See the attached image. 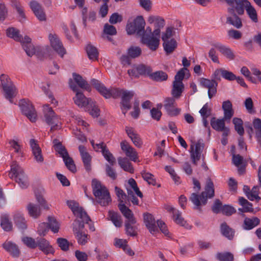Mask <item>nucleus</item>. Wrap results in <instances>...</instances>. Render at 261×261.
Listing matches in <instances>:
<instances>
[{
  "label": "nucleus",
  "instance_id": "nucleus-1",
  "mask_svg": "<svg viewBox=\"0 0 261 261\" xmlns=\"http://www.w3.org/2000/svg\"><path fill=\"white\" fill-rule=\"evenodd\" d=\"M68 207L71 210L73 214L77 217L82 220H75L72 223V230L74 234L79 232H82L84 228V223H88L91 221L90 217L88 216L86 212L84 211L82 207L79 206V204L74 200H68L66 202Z\"/></svg>",
  "mask_w": 261,
  "mask_h": 261
},
{
  "label": "nucleus",
  "instance_id": "nucleus-2",
  "mask_svg": "<svg viewBox=\"0 0 261 261\" xmlns=\"http://www.w3.org/2000/svg\"><path fill=\"white\" fill-rule=\"evenodd\" d=\"M214 196V186L211 181H209L205 188V191L201 195H198L195 193L191 194L190 200L196 209H200L207 202V198H211Z\"/></svg>",
  "mask_w": 261,
  "mask_h": 261
},
{
  "label": "nucleus",
  "instance_id": "nucleus-3",
  "mask_svg": "<svg viewBox=\"0 0 261 261\" xmlns=\"http://www.w3.org/2000/svg\"><path fill=\"white\" fill-rule=\"evenodd\" d=\"M92 185L97 202L103 206L108 205L111 202V198L107 188L99 180H93Z\"/></svg>",
  "mask_w": 261,
  "mask_h": 261
},
{
  "label": "nucleus",
  "instance_id": "nucleus-4",
  "mask_svg": "<svg viewBox=\"0 0 261 261\" xmlns=\"http://www.w3.org/2000/svg\"><path fill=\"white\" fill-rule=\"evenodd\" d=\"M188 71L186 68H181L174 76L172 83L171 95L173 97L178 99L181 95L185 89V86L182 83L186 72Z\"/></svg>",
  "mask_w": 261,
  "mask_h": 261
},
{
  "label": "nucleus",
  "instance_id": "nucleus-5",
  "mask_svg": "<svg viewBox=\"0 0 261 261\" xmlns=\"http://www.w3.org/2000/svg\"><path fill=\"white\" fill-rule=\"evenodd\" d=\"M43 114L45 122L51 126L50 131L53 132L55 130L61 128V122L60 117L58 116L53 110L49 107L48 105L43 106Z\"/></svg>",
  "mask_w": 261,
  "mask_h": 261
},
{
  "label": "nucleus",
  "instance_id": "nucleus-6",
  "mask_svg": "<svg viewBox=\"0 0 261 261\" xmlns=\"http://www.w3.org/2000/svg\"><path fill=\"white\" fill-rule=\"evenodd\" d=\"M141 42L150 50L152 51L156 50L160 42V31L158 29L154 30L151 35L144 34L141 37Z\"/></svg>",
  "mask_w": 261,
  "mask_h": 261
},
{
  "label": "nucleus",
  "instance_id": "nucleus-7",
  "mask_svg": "<svg viewBox=\"0 0 261 261\" xmlns=\"http://www.w3.org/2000/svg\"><path fill=\"white\" fill-rule=\"evenodd\" d=\"M145 21L142 16H137L132 22L127 23L126 30L129 35L136 34L142 37L144 34Z\"/></svg>",
  "mask_w": 261,
  "mask_h": 261
},
{
  "label": "nucleus",
  "instance_id": "nucleus-8",
  "mask_svg": "<svg viewBox=\"0 0 261 261\" xmlns=\"http://www.w3.org/2000/svg\"><path fill=\"white\" fill-rule=\"evenodd\" d=\"M1 85L5 92L7 99L12 102V98L15 96L16 87L12 83L10 77L6 74H2L0 76Z\"/></svg>",
  "mask_w": 261,
  "mask_h": 261
},
{
  "label": "nucleus",
  "instance_id": "nucleus-9",
  "mask_svg": "<svg viewBox=\"0 0 261 261\" xmlns=\"http://www.w3.org/2000/svg\"><path fill=\"white\" fill-rule=\"evenodd\" d=\"M19 106L22 113L32 122L37 120V113L32 102L25 99H22L19 102Z\"/></svg>",
  "mask_w": 261,
  "mask_h": 261
},
{
  "label": "nucleus",
  "instance_id": "nucleus-10",
  "mask_svg": "<svg viewBox=\"0 0 261 261\" xmlns=\"http://www.w3.org/2000/svg\"><path fill=\"white\" fill-rule=\"evenodd\" d=\"M125 185L129 199L132 201L133 204L139 205V201L138 199L134 195V192L141 198H142L143 196L142 192L139 190L136 180H128Z\"/></svg>",
  "mask_w": 261,
  "mask_h": 261
},
{
  "label": "nucleus",
  "instance_id": "nucleus-11",
  "mask_svg": "<svg viewBox=\"0 0 261 261\" xmlns=\"http://www.w3.org/2000/svg\"><path fill=\"white\" fill-rule=\"evenodd\" d=\"M204 144L202 140H198L195 144L191 145V158L194 165H197V161L200 160Z\"/></svg>",
  "mask_w": 261,
  "mask_h": 261
},
{
  "label": "nucleus",
  "instance_id": "nucleus-12",
  "mask_svg": "<svg viewBox=\"0 0 261 261\" xmlns=\"http://www.w3.org/2000/svg\"><path fill=\"white\" fill-rule=\"evenodd\" d=\"M199 83L202 87L208 89V96L210 99L216 95L218 83L215 80L202 77L199 79Z\"/></svg>",
  "mask_w": 261,
  "mask_h": 261
},
{
  "label": "nucleus",
  "instance_id": "nucleus-13",
  "mask_svg": "<svg viewBox=\"0 0 261 261\" xmlns=\"http://www.w3.org/2000/svg\"><path fill=\"white\" fill-rule=\"evenodd\" d=\"M48 38L52 48L61 57H63L66 54V50L58 35L56 34H49Z\"/></svg>",
  "mask_w": 261,
  "mask_h": 261
},
{
  "label": "nucleus",
  "instance_id": "nucleus-14",
  "mask_svg": "<svg viewBox=\"0 0 261 261\" xmlns=\"http://www.w3.org/2000/svg\"><path fill=\"white\" fill-rule=\"evenodd\" d=\"M173 97L165 99L164 107L167 114L171 116H176L179 114L181 109L175 107V101Z\"/></svg>",
  "mask_w": 261,
  "mask_h": 261
},
{
  "label": "nucleus",
  "instance_id": "nucleus-15",
  "mask_svg": "<svg viewBox=\"0 0 261 261\" xmlns=\"http://www.w3.org/2000/svg\"><path fill=\"white\" fill-rule=\"evenodd\" d=\"M225 2L229 5L235 4L234 11L236 10L238 15H243L244 13V10H246L250 3L247 0H225Z\"/></svg>",
  "mask_w": 261,
  "mask_h": 261
},
{
  "label": "nucleus",
  "instance_id": "nucleus-16",
  "mask_svg": "<svg viewBox=\"0 0 261 261\" xmlns=\"http://www.w3.org/2000/svg\"><path fill=\"white\" fill-rule=\"evenodd\" d=\"M120 147L122 150L131 161L137 162L138 158V153L136 150L126 141H122L120 143Z\"/></svg>",
  "mask_w": 261,
  "mask_h": 261
},
{
  "label": "nucleus",
  "instance_id": "nucleus-17",
  "mask_svg": "<svg viewBox=\"0 0 261 261\" xmlns=\"http://www.w3.org/2000/svg\"><path fill=\"white\" fill-rule=\"evenodd\" d=\"M134 96V93L132 91L124 90L121 95V110L123 114L125 115L127 111L131 108L130 100Z\"/></svg>",
  "mask_w": 261,
  "mask_h": 261
},
{
  "label": "nucleus",
  "instance_id": "nucleus-18",
  "mask_svg": "<svg viewBox=\"0 0 261 261\" xmlns=\"http://www.w3.org/2000/svg\"><path fill=\"white\" fill-rule=\"evenodd\" d=\"M9 175L10 178L22 179L27 178L23 169L16 162H12Z\"/></svg>",
  "mask_w": 261,
  "mask_h": 261
},
{
  "label": "nucleus",
  "instance_id": "nucleus-19",
  "mask_svg": "<svg viewBox=\"0 0 261 261\" xmlns=\"http://www.w3.org/2000/svg\"><path fill=\"white\" fill-rule=\"evenodd\" d=\"M13 220L15 225L19 230H24L27 229V221L21 212H14L13 214Z\"/></svg>",
  "mask_w": 261,
  "mask_h": 261
},
{
  "label": "nucleus",
  "instance_id": "nucleus-20",
  "mask_svg": "<svg viewBox=\"0 0 261 261\" xmlns=\"http://www.w3.org/2000/svg\"><path fill=\"white\" fill-rule=\"evenodd\" d=\"M79 150L85 169L87 171H90L91 170V156L83 145H80Z\"/></svg>",
  "mask_w": 261,
  "mask_h": 261
},
{
  "label": "nucleus",
  "instance_id": "nucleus-21",
  "mask_svg": "<svg viewBox=\"0 0 261 261\" xmlns=\"http://www.w3.org/2000/svg\"><path fill=\"white\" fill-rule=\"evenodd\" d=\"M228 12L231 16L226 18V23L240 29L243 25L242 20L234 12V8H228Z\"/></svg>",
  "mask_w": 261,
  "mask_h": 261
},
{
  "label": "nucleus",
  "instance_id": "nucleus-22",
  "mask_svg": "<svg viewBox=\"0 0 261 261\" xmlns=\"http://www.w3.org/2000/svg\"><path fill=\"white\" fill-rule=\"evenodd\" d=\"M214 46L217 49L219 52L229 60H233L235 59V55L230 47L220 43L214 44Z\"/></svg>",
  "mask_w": 261,
  "mask_h": 261
},
{
  "label": "nucleus",
  "instance_id": "nucleus-23",
  "mask_svg": "<svg viewBox=\"0 0 261 261\" xmlns=\"http://www.w3.org/2000/svg\"><path fill=\"white\" fill-rule=\"evenodd\" d=\"M128 137L131 139L134 144L137 147L140 148L142 145V141L139 135L131 127L126 126L125 128Z\"/></svg>",
  "mask_w": 261,
  "mask_h": 261
},
{
  "label": "nucleus",
  "instance_id": "nucleus-24",
  "mask_svg": "<svg viewBox=\"0 0 261 261\" xmlns=\"http://www.w3.org/2000/svg\"><path fill=\"white\" fill-rule=\"evenodd\" d=\"M144 221L146 226L151 234H154L158 232V230L155 225V220L151 214H145L144 215Z\"/></svg>",
  "mask_w": 261,
  "mask_h": 261
},
{
  "label": "nucleus",
  "instance_id": "nucleus-25",
  "mask_svg": "<svg viewBox=\"0 0 261 261\" xmlns=\"http://www.w3.org/2000/svg\"><path fill=\"white\" fill-rule=\"evenodd\" d=\"M37 246L44 254H54L55 251L49 242L43 238H37Z\"/></svg>",
  "mask_w": 261,
  "mask_h": 261
},
{
  "label": "nucleus",
  "instance_id": "nucleus-26",
  "mask_svg": "<svg viewBox=\"0 0 261 261\" xmlns=\"http://www.w3.org/2000/svg\"><path fill=\"white\" fill-rule=\"evenodd\" d=\"M91 83L100 94L106 98H110L111 97V95L110 94V89L107 88L102 83L95 79L92 80Z\"/></svg>",
  "mask_w": 261,
  "mask_h": 261
},
{
  "label": "nucleus",
  "instance_id": "nucleus-27",
  "mask_svg": "<svg viewBox=\"0 0 261 261\" xmlns=\"http://www.w3.org/2000/svg\"><path fill=\"white\" fill-rule=\"evenodd\" d=\"M30 7L39 20L40 21L45 20V14L42 6L38 3L34 1H32L30 2Z\"/></svg>",
  "mask_w": 261,
  "mask_h": 261
},
{
  "label": "nucleus",
  "instance_id": "nucleus-28",
  "mask_svg": "<svg viewBox=\"0 0 261 261\" xmlns=\"http://www.w3.org/2000/svg\"><path fill=\"white\" fill-rule=\"evenodd\" d=\"M118 207L122 215L126 219L125 222H130L132 223H136V220L134 217L132 211L128 208L124 203H119Z\"/></svg>",
  "mask_w": 261,
  "mask_h": 261
},
{
  "label": "nucleus",
  "instance_id": "nucleus-29",
  "mask_svg": "<svg viewBox=\"0 0 261 261\" xmlns=\"http://www.w3.org/2000/svg\"><path fill=\"white\" fill-rule=\"evenodd\" d=\"M2 246L12 256L17 257L19 255V250L15 243L7 241L2 245Z\"/></svg>",
  "mask_w": 261,
  "mask_h": 261
},
{
  "label": "nucleus",
  "instance_id": "nucleus-30",
  "mask_svg": "<svg viewBox=\"0 0 261 261\" xmlns=\"http://www.w3.org/2000/svg\"><path fill=\"white\" fill-rule=\"evenodd\" d=\"M232 161L233 164L238 168L239 174H242L244 172L246 163L244 160L243 157L240 154H232Z\"/></svg>",
  "mask_w": 261,
  "mask_h": 261
},
{
  "label": "nucleus",
  "instance_id": "nucleus-31",
  "mask_svg": "<svg viewBox=\"0 0 261 261\" xmlns=\"http://www.w3.org/2000/svg\"><path fill=\"white\" fill-rule=\"evenodd\" d=\"M75 103L81 107H87L92 101L91 99L87 98L81 92H77L75 97L73 98Z\"/></svg>",
  "mask_w": 261,
  "mask_h": 261
},
{
  "label": "nucleus",
  "instance_id": "nucleus-32",
  "mask_svg": "<svg viewBox=\"0 0 261 261\" xmlns=\"http://www.w3.org/2000/svg\"><path fill=\"white\" fill-rule=\"evenodd\" d=\"M30 145L36 161L37 162H42L43 158L41 153V149L34 139L30 140Z\"/></svg>",
  "mask_w": 261,
  "mask_h": 261
},
{
  "label": "nucleus",
  "instance_id": "nucleus-33",
  "mask_svg": "<svg viewBox=\"0 0 261 261\" xmlns=\"http://www.w3.org/2000/svg\"><path fill=\"white\" fill-rule=\"evenodd\" d=\"M222 108L224 111V119L230 120L234 114L232 105L229 100L225 101L222 103Z\"/></svg>",
  "mask_w": 261,
  "mask_h": 261
},
{
  "label": "nucleus",
  "instance_id": "nucleus-34",
  "mask_svg": "<svg viewBox=\"0 0 261 261\" xmlns=\"http://www.w3.org/2000/svg\"><path fill=\"white\" fill-rule=\"evenodd\" d=\"M27 210L29 216L34 219L38 218L41 215L40 207L33 203H30L27 205Z\"/></svg>",
  "mask_w": 261,
  "mask_h": 261
},
{
  "label": "nucleus",
  "instance_id": "nucleus-35",
  "mask_svg": "<svg viewBox=\"0 0 261 261\" xmlns=\"http://www.w3.org/2000/svg\"><path fill=\"white\" fill-rule=\"evenodd\" d=\"M54 147L55 151L60 155V156L62 159L65 158V156H67L68 152L62 143L59 141L57 139H55L53 141Z\"/></svg>",
  "mask_w": 261,
  "mask_h": 261
},
{
  "label": "nucleus",
  "instance_id": "nucleus-36",
  "mask_svg": "<svg viewBox=\"0 0 261 261\" xmlns=\"http://www.w3.org/2000/svg\"><path fill=\"white\" fill-rule=\"evenodd\" d=\"M118 163L119 166L124 171L129 173H133L134 169L132 166V163L126 158H119Z\"/></svg>",
  "mask_w": 261,
  "mask_h": 261
},
{
  "label": "nucleus",
  "instance_id": "nucleus-37",
  "mask_svg": "<svg viewBox=\"0 0 261 261\" xmlns=\"http://www.w3.org/2000/svg\"><path fill=\"white\" fill-rule=\"evenodd\" d=\"M224 117L223 119H216L213 117L211 120V125L213 129L218 132H222L225 127Z\"/></svg>",
  "mask_w": 261,
  "mask_h": 261
},
{
  "label": "nucleus",
  "instance_id": "nucleus-38",
  "mask_svg": "<svg viewBox=\"0 0 261 261\" xmlns=\"http://www.w3.org/2000/svg\"><path fill=\"white\" fill-rule=\"evenodd\" d=\"M149 77L154 81L161 82L166 81L168 79V75L163 71L159 70L153 73L150 72Z\"/></svg>",
  "mask_w": 261,
  "mask_h": 261
},
{
  "label": "nucleus",
  "instance_id": "nucleus-39",
  "mask_svg": "<svg viewBox=\"0 0 261 261\" xmlns=\"http://www.w3.org/2000/svg\"><path fill=\"white\" fill-rule=\"evenodd\" d=\"M174 221L177 224L185 227L187 229H191V226L187 223L181 217V213L178 210L175 211L172 216Z\"/></svg>",
  "mask_w": 261,
  "mask_h": 261
},
{
  "label": "nucleus",
  "instance_id": "nucleus-40",
  "mask_svg": "<svg viewBox=\"0 0 261 261\" xmlns=\"http://www.w3.org/2000/svg\"><path fill=\"white\" fill-rule=\"evenodd\" d=\"M259 220L256 217L246 218L244 220L243 228L246 230H250L258 225Z\"/></svg>",
  "mask_w": 261,
  "mask_h": 261
},
{
  "label": "nucleus",
  "instance_id": "nucleus-41",
  "mask_svg": "<svg viewBox=\"0 0 261 261\" xmlns=\"http://www.w3.org/2000/svg\"><path fill=\"white\" fill-rule=\"evenodd\" d=\"M125 233L127 236L135 237L137 235L138 225L130 222H125Z\"/></svg>",
  "mask_w": 261,
  "mask_h": 261
},
{
  "label": "nucleus",
  "instance_id": "nucleus-42",
  "mask_svg": "<svg viewBox=\"0 0 261 261\" xmlns=\"http://www.w3.org/2000/svg\"><path fill=\"white\" fill-rule=\"evenodd\" d=\"M163 45L165 52L169 55L173 53L177 47V42L174 39L171 38L170 41L164 42Z\"/></svg>",
  "mask_w": 261,
  "mask_h": 261
},
{
  "label": "nucleus",
  "instance_id": "nucleus-43",
  "mask_svg": "<svg viewBox=\"0 0 261 261\" xmlns=\"http://www.w3.org/2000/svg\"><path fill=\"white\" fill-rule=\"evenodd\" d=\"M1 225L2 228L6 231H9L12 229V223L7 215H2Z\"/></svg>",
  "mask_w": 261,
  "mask_h": 261
},
{
  "label": "nucleus",
  "instance_id": "nucleus-44",
  "mask_svg": "<svg viewBox=\"0 0 261 261\" xmlns=\"http://www.w3.org/2000/svg\"><path fill=\"white\" fill-rule=\"evenodd\" d=\"M73 77L74 81L79 85V87H80L81 88L85 89L87 90H89L90 86L80 75L73 73Z\"/></svg>",
  "mask_w": 261,
  "mask_h": 261
},
{
  "label": "nucleus",
  "instance_id": "nucleus-45",
  "mask_svg": "<svg viewBox=\"0 0 261 261\" xmlns=\"http://www.w3.org/2000/svg\"><path fill=\"white\" fill-rule=\"evenodd\" d=\"M221 231L223 236L229 240H231L234 236V231L226 223H223L221 225Z\"/></svg>",
  "mask_w": 261,
  "mask_h": 261
},
{
  "label": "nucleus",
  "instance_id": "nucleus-46",
  "mask_svg": "<svg viewBox=\"0 0 261 261\" xmlns=\"http://www.w3.org/2000/svg\"><path fill=\"white\" fill-rule=\"evenodd\" d=\"M232 122L234 125V129L238 134L242 136L244 134V129L243 126V122L241 119L235 117L232 120Z\"/></svg>",
  "mask_w": 261,
  "mask_h": 261
},
{
  "label": "nucleus",
  "instance_id": "nucleus-47",
  "mask_svg": "<svg viewBox=\"0 0 261 261\" xmlns=\"http://www.w3.org/2000/svg\"><path fill=\"white\" fill-rule=\"evenodd\" d=\"M7 35L15 41H21L22 36L20 35L18 30L14 28H10L7 30Z\"/></svg>",
  "mask_w": 261,
  "mask_h": 261
},
{
  "label": "nucleus",
  "instance_id": "nucleus-48",
  "mask_svg": "<svg viewBox=\"0 0 261 261\" xmlns=\"http://www.w3.org/2000/svg\"><path fill=\"white\" fill-rule=\"evenodd\" d=\"M86 51L90 60H96L97 59L98 52L95 46L91 44H88L86 47Z\"/></svg>",
  "mask_w": 261,
  "mask_h": 261
},
{
  "label": "nucleus",
  "instance_id": "nucleus-49",
  "mask_svg": "<svg viewBox=\"0 0 261 261\" xmlns=\"http://www.w3.org/2000/svg\"><path fill=\"white\" fill-rule=\"evenodd\" d=\"M249 18L254 23L258 22L257 13L255 9L250 4L246 10Z\"/></svg>",
  "mask_w": 261,
  "mask_h": 261
},
{
  "label": "nucleus",
  "instance_id": "nucleus-50",
  "mask_svg": "<svg viewBox=\"0 0 261 261\" xmlns=\"http://www.w3.org/2000/svg\"><path fill=\"white\" fill-rule=\"evenodd\" d=\"M216 258L219 261H233V255L230 252H218Z\"/></svg>",
  "mask_w": 261,
  "mask_h": 261
},
{
  "label": "nucleus",
  "instance_id": "nucleus-51",
  "mask_svg": "<svg viewBox=\"0 0 261 261\" xmlns=\"http://www.w3.org/2000/svg\"><path fill=\"white\" fill-rule=\"evenodd\" d=\"M66 167L67 169L72 173L76 171V168L74 164V161L69 154L63 159Z\"/></svg>",
  "mask_w": 261,
  "mask_h": 261
},
{
  "label": "nucleus",
  "instance_id": "nucleus-52",
  "mask_svg": "<svg viewBox=\"0 0 261 261\" xmlns=\"http://www.w3.org/2000/svg\"><path fill=\"white\" fill-rule=\"evenodd\" d=\"M109 217L113 224L117 227H120L122 226V221L121 216L117 213L110 211L109 213Z\"/></svg>",
  "mask_w": 261,
  "mask_h": 261
},
{
  "label": "nucleus",
  "instance_id": "nucleus-53",
  "mask_svg": "<svg viewBox=\"0 0 261 261\" xmlns=\"http://www.w3.org/2000/svg\"><path fill=\"white\" fill-rule=\"evenodd\" d=\"M136 66L139 76L147 75L149 76V75L152 71V69L150 66L145 65L144 64H141L138 65H136Z\"/></svg>",
  "mask_w": 261,
  "mask_h": 261
},
{
  "label": "nucleus",
  "instance_id": "nucleus-54",
  "mask_svg": "<svg viewBox=\"0 0 261 261\" xmlns=\"http://www.w3.org/2000/svg\"><path fill=\"white\" fill-rule=\"evenodd\" d=\"M74 234L75 235V238L77 240L78 243L81 245L86 244L90 238V237L88 234L83 231L79 232Z\"/></svg>",
  "mask_w": 261,
  "mask_h": 261
},
{
  "label": "nucleus",
  "instance_id": "nucleus-55",
  "mask_svg": "<svg viewBox=\"0 0 261 261\" xmlns=\"http://www.w3.org/2000/svg\"><path fill=\"white\" fill-rule=\"evenodd\" d=\"M239 202L240 204L243 207L244 212H251L253 211L252 204L244 197H240Z\"/></svg>",
  "mask_w": 261,
  "mask_h": 261
},
{
  "label": "nucleus",
  "instance_id": "nucleus-56",
  "mask_svg": "<svg viewBox=\"0 0 261 261\" xmlns=\"http://www.w3.org/2000/svg\"><path fill=\"white\" fill-rule=\"evenodd\" d=\"M127 53L131 58H136L141 55L142 50L139 46H132L127 49Z\"/></svg>",
  "mask_w": 261,
  "mask_h": 261
},
{
  "label": "nucleus",
  "instance_id": "nucleus-57",
  "mask_svg": "<svg viewBox=\"0 0 261 261\" xmlns=\"http://www.w3.org/2000/svg\"><path fill=\"white\" fill-rule=\"evenodd\" d=\"M86 109L93 117H97L99 115V109L96 107L93 101L90 103Z\"/></svg>",
  "mask_w": 261,
  "mask_h": 261
},
{
  "label": "nucleus",
  "instance_id": "nucleus-58",
  "mask_svg": "<svg viewBox=\"0 0 261 261\" xmlns=\"http://www.w3.org/2000/svg\"><path fill=\"white\" fill-rule=\"evenodd\" d=\"M258 191L259 188L257 186L253 187L250 193L247 194V198L251 201L256 200L258 201L260 199V197L258 196Z\"/></svg>",
  "mask_w": 261,
  "mask_h": 261
},
{
  "label": "nucleus",
  "instance_id": "nucleus-59",
  "mask_svg": "<svg viewBox=\"0 0 261 261\" xmlns=\"http://www.w3.org/2000/svg\"><path fill=\"white\" fill-rule=\"evenodd\" d=\"M48 227L54 233L58 232L59 229V224L53 217H48Z\"/></svg>",
  "mask_w": 261,
  "mask_h": 261
},
{
  "label": "nucleus",
  "instance_id": "nucleus-60",
  "mask_svg": "<svg viewBox=\"0 0 261 261\" xmlns=\"http://www.w3.org/2000/svg\"><path fill=\"white\" fill-rule=\"evenodd\" d=\"M173 28L171 27H168L166 29V31L162 33V39L163 42L170 41L171 38L173 36L175 33L173 31Z\"/></svg>",
  "mask_w": 261,
  "mask_h": 261
},
{
  "label": "nucleus",
  "instance_id": "nucleus-61",
  "mask_svg": "<svg viewBox=\"0 0 261 261\" xmlns=\"http://www.w3.org/2000/svg\"><path fill=\"white\" fill-rule=\"evenodd\" d=\"M22 241L29 248H35L37 246V241L32 238L25 237L22 238Z\"/></svg>",
  "mask_w": 261,
  "mask_h": 261
},
{
  "label": "nucleus",
  "instance_id": "nucleus-62",
  "mask_svg": "<svg viewBox=\"0 0 261 261\" xmlns=\"http://www.w3.org/2000/svg\"><path fill=\"white\" fill-rule=\"evenodd\" d=\"M102 155L105 159L111 165H114L116 163V160L113 155L109 151L108 148L103 150Z\"/></svg>",
  "mask_w": 261,
  "mask_h": 261
},
{
  "label": "nucleus",
  "instance_id": "nucleus-63",
  "mask_svg": "<svg viewBox=\"0 0 261 261\" xmlns=\"http://www.w3.org/2000/svg\"><path fill=\"white\" fill-rule=\"evenodd\" d=\"M57 243L62 250L66 251L69 249L70 243L66 239L62 238H58Z\"/></svg>",
  "mask_w": 261,
  "mask_h": 261
},
{
  "label": "nucleus",
  "instance_id": "nucleus-64",
  "mask_svg": "<svg viewBox=\"0 0 261 261\" xmlns=\"http://www.w3.org/2000/svg\"><path fill=\"white\" fill-rule=\"evenodd\" d=\"M253 125L256 130V137H261V119L259 118L255 119L253 121Z\"/></svg>",
  "mask_w": 261,
  "mask_h": 261
}]
</instances>
